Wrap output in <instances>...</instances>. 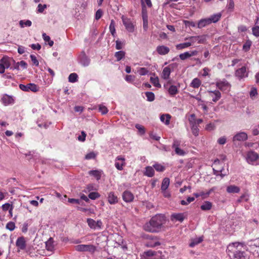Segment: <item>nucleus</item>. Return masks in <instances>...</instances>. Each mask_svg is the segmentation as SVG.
Returning a JSON list of instances; mask_svg holds the SVG:
<instances>
[{
  "mask_svg": "<svg viewBox=\"0 0 259 259\" xmlns=\"http://www.w3.org/2000/svg\"><path fill=\"white\" fill-rule=\"evenodd\" d=\"M109 30L111 32L112 35L113 36H115L116 34V30H115V23L113 20L111 21L110 26H109Z\"/></svg>",
  "mask_w": 259,
  "mask_h": 259,
  "instance_id": "nucleus-38",
  "label": "nucleus"
},
{
  "mask_svg": "<svg viewBox=\"0 0 259 259\" xmlns=\"http://www.w3.org/2000/svg\"><path fill=\"white\" fill-rule=\"evenodd\" d=\"M121 20L126 30L131 33L134 32L135 29V25L131 19L122 15Z\"/></svg>",
  "mask_w": 259,
  "mask_h": 259,
  "instance_id": "nucleus-6",
  "label": "nucleus"
},
{
  "mask_svg": "<svg viewBox=\"0 0 259 259\" xmlns=\"http://www.w3.org/2000/svg\"><path fill=\"white\" fill-rule=\"evenodd\" d=\"M203 241V238L202 237H200L199 238H196L193 240H192L191 243L189 244V246L191 247H193L195 245L201 243Z\"/></svg>",
  "mask_w": 259,
  "mask_h": 259,
  "instance_id": "nucleus-35",
  "label": "nucleus"
},
{
  "mask_svg": "<svg viewBox=\"0 0 259 259\" xmlns=\"http://www.w3.org/2000/svg\"><path fill=\"white\" fill-rule=\"evenodd\" d=\"M101 171L98 170H90L89 172V174L90 175L94 176L97 180H99L101 179Z\"/></svg>",
  "mask_w": 259,
  "mask_h": 259,
  "instance_id": "nucleus-30",
  "label": "nucleus"
},
{
  "mask_svg": "<svg viewBox=\"0 0 259 259\" xmlns=\"http://www.w3.org/2000/svg\"><path fill=\"white\" fill-rule=\"evenodd\" d=\"M89 226L92 229H101L102 227L103 224L101 220H98L96 222L92 219H88L87 221Z\"/></svg>",
  "mask_w": 259,
  "mask_h": 259,
  "instance_id": "nucleus-10",
  "label": "nucleus"
},
{
  "mask_svg": "<svg viewBox=\"0 0 259 259\" xmlns=\"http://www.w3.org/2000/svg\"><path fill=\"white\" fill-rule=\"evenodd\" d=\"M258 158V155L253 151H248L246 155V160L249 163L253 164Z\"/></svg>",
  "mask_w": 259,
  "mask_h": 259,
  "instance_id": "nucleus-14",
  "label": "nucleus"
},
{
  "mask_svg": "<svg viewBox=\"0 0 259 259\" xmlns=\"http://www.w3.org/2000/svg\"><path fill=\"white\" fill-rule=\"evenodd\" d=\"M75 249L78 251H88L93 253L96 250V247L92 244H80L75 246Z\"/></svg>",
  "mask_w": 259,
  "mask_h": 259,
  "instance_id": "nucleus-8",
  "label": "nucleus"
},
{
  "mask_svg": "<svg viewBox=\"0 0 259 259\" xmlns=\"http://www.w3.org/2000/svg\"><path fill=\"white\" fill-rule=\"evenodd\" d=\"M161 244V243L159 241L157 237L150 238L147 242L146 246L148 247H155L157 246H159Z\"/></svg>",
  "mask_w": 259,
  "mask_h": 259,
  "instance_id": "nucleus-18",
  "label": "nucleus"
},
{
  "mask_svg": "<svg viewBox=\"0 0 259 259\" xmlns=\"http://www.w3.org/2000/svg\"><path fill=\"white\" fill-rule=\"evenodd\" d=\"M138 72L140 75H145L148 73V70L146 68L142 67L138 70Z\"/></svg>",
  "mask_w": 259,
  "mask_h": 259,
  "instance_id": "nucleus-53",
  "label": "nucleus"
},
{
  "mask_svg": "<svg viewBox=\"0 0 259 259\" xmlns=\"http://www.w3.org/2000/svg\"><path fill=\"white\" fill-rule=\"evenodd\" d=\"M125 52L122 51L117 52L115 54V56L117 59V61H119L125 56Z\"/></svg>",
  "mask_w": 259,
  "mask_h": 259,
  "instance_id": "nucleus-42",
  "label": "nucleus"
},
{
  "mask_svg": "<svg viewBox=\"0 0 259 259\" xmlns=\"http://www.w3.org/2000/svg\"><path fill=\"white\" fill-rule=\"evenodd\" d=\"M19 88L21 90L25 92H36L38 91V86L34 83H28L26 85L20 84H19Z\"/></svg>",
  "mask_w": 259,
  "mask_h": 259,
  "instance_id": "nucleus-9",
  "label": "nucleus"
},
{
  "mask_svg": "<svg viewBox=\"0 0 259 259\" xmlns=\"http://www.w3.org/2000/svg\"><path fill=\"white\" fill-rule=\"evenodd\" d=\"M144 175L149 177H152L154 175V170L151 166H147L145 168Z\"/></svg>",
  "mask_w": 259,
  "mask_h": 259,
  "instance_id": "nucleus-29",
  "label": "nucleus"
},
{
  "mask_svg": "<svg viewBox=\"0 0 259 259\" xmlns=\"http://www.w3.org/2000/svg\"><path fill=\"white\" fill-rule=\"evenodd\" d=\"M99 197L100 195L97 192H91L89 194V197L92 200H95Z\"/></svg>",
  "mask_w": 259,
  "mask_h": 259,
  "instance_id": "nucleus-54",
  "label": "nucleus"
},
{
  "mask_svg": "<svg viewBox=\"0 0 259 259\" xmlns=\"http://www.w3.org/2000/svg\"><path fill=\"white\" fill-rule=\"evenodd\" d=\"M250 46H251V42L250 41H247L243 45V49L245 52H246L250 49Z\"/></svg>",
  "mask_w": 259,
  "mask_h": 259,
  "instance_id": "nucleus-60",
  "label": "nucleus"
},
{
  "mask_svg": "<svg viewBox=\"0 0 259 259\" xmlns=\"http://www.w3.org/2000/svg\"><path fill=\"white\" fill-rule=\"evenodd\" d=\"M16 246L17 247L18 251L21 250H24L26 247V243L24 237H18L16 242Z\"/></svg>",
  "mask_w": 259,
  "mask_h": 259,
  "instance_id": "nucleus-15",
  "label": "nucleus"
},
{
  "mask_svg": "<svg viewBox=\"0 0 259 259\" xmlns=\"http://www.w3.org/2000/svg\"><path fill=\"white\" fill-rule=\"evenodd\" d=\"M30 57L31 58V60L33 63V64L34 65L36 66H38L39 65L38 61L37 60L36 57L35 56L33 55H31L30 56Z\"/></svg>",
  "mask_w": 259,
  "mask_h": 259,
  "instance_id": "nucleus-58",
  "label": "nucleus"
},
{
  "mask_svg": "<svg viewBox=\"0 0 259 259\" xmlns=\"http://www.w3.org/2000/svg\"><path fill=\"white\" fill-rule=\"evenodd\" d=\"M216 86L222 91H228L231 87L229 83L225 79L217 81Z\"/></svg>",
  "mask_w": 259,
  "mask_h": 259,
  "instance_id": "nucleus-11",
  "label": "nucleus"
},
{
  "mask_svg": "<svg viewBox=\"0 0 259 259\" xmlns=\"http://www.w3.org/2000/svg\"><path fill=\"white\" fill-rule=\"evenodd\" d=\"M32 24V22L30 20H20L19 21V25L21 28L24 27H30Z\"/></svg>",
  "mask_w": 259,
  "mask_h": 259,
  "instance_id": "nucleus-39",
  "label": "nucleus"
},
{
  "mask_svg": "<svg viewBox=\"0 0 259 259\" xmlns=\"http://www.w3.org/2000/svg\"><path fill=\"white\" fill-rule=\"evenodd\" d=\"M165 218L163 214H156L144 226V229L149 232L156 233L161 231L163 225L165 223Z\"/></svg>",
  "mask_w": 259,
  "mask_h": 259,
  "instance_id": "nucleus-2",
  "label": "nucleus"
},
{
  "mask_svg": "<svg viewBox=\"0 0 259 259\" xmlns=\"http://www.w3.org/2000/svg\"><path fill=\"white\" fill-rule=\"evenodd\" d=\"M47 6L46 5H41L39 4L37 6V12L41 13L47 8Z\"/></svg>",
  "mask_w": 259,
  "mask_h": 259,
  "instance_id": "nucleus-56",
  "label": "nucleus"
},
{
  "mask_svg": "<svg viewBox=\"0 0 259 259\" xmlns=\"http://www.w3.org/2000/svg\"><path fill=\"white\" fill-rule=\"evenodd\" d=\"M235 75L239 79L247 77L248 73L246 71V68L243 66L237 69L235 72Z\"/></svg>",
  "mask_w": 259,
  "mask_h": 259,
  "instance_id": "nucleus-17",
  "label": "nucleus"
},
{
  "mask_svg": "<svg viewBox=\"0 0 259 259\" xmlns=\"http://www.w3.org/2000/svg\"><path fill=\"white\" fill-rule=\"evenodd\" d=\"M145 95L147 97V100L148 101L152 102L155 99V95L153 93L148 92L145 93Z\"/></svg>",
  "mask_w": 259,
  "mask_h": 259,
  "instance_id": "nucleus-46",
  "label": "nucleus"
},
{
  "mask_svg": "<svg viewBox=\"0 0 259 259\" xmlns=\"http://www.w3.org/2000/svg\"><path fill=\"white\" fill-rule=\"evenodd\" d=\"M240 190V188L235 185H230L227 188V192L229 193H238Z\"/></svg>",
  "mask_w": 259,
  "mask_h": 259,
  "instance_id": "nucleus-25",
  "label": "nucleus"
},
{
  "mask_svg": "<svg viewBox=\"0 0 259 259\" xmlns=\"http://www.w3.org/2000/svg\"><path fill=\"white\" fill-rule=\"evenodd\" d=\"M123 200L126 202H131L133 201L134 196L133 194L128 190H126L122 195Z\"/></svg>",
  "mask_w": 259,
  "mask_h": 259,
  "instance_id": "nucleus-19",
  "label": "nucleus"
},
{
  "mask_svg": "<svg viewBox=\"0 0 259 259\" xmlns=\"http://www.w3.org/2000/svg\"><path fill=\"white\" fill-rule=\"evenodd\" d=\"M169 185V179L167 178H165L164 179H163L162 182L161 187V191L166 190V189L168 188Z\"/></svg>",
  "mask_w": 259,
  "mask_h": 259,
  "instance_id": "nucleus-31",
  "label": "nucleus"
},
{
  "mask_svg": "<svg viewBox=\"0 0 259 259\" xmlns=\"http://www.w3.org/2000/svg\"><path fill=\"white\" fill-rule=\"evenodd\" d=\"M175 151L176 153L179 155L183 156L185 154V152L179 147H177Z\"/></svg>",
  "mask_w": 259,
  "mask_h": 259,
  "instance_id": "nucleus-63",
  "label": "nucleus"
},
{
  "mask_svg": "<svg viewBox=\"0 0 259 259\" xmlns=\"http://www.w3.org/2000/svg\"><path fill=\"white\" fill-rule=\"evenodd\" d=\"M210 24H211V21L209 18H207L200 20L198 22L197 26L198 28H201Z\"/></svg>",
  "mask_w": 259,
  "mask_h": 259,
  "instance_id": "nucleus-24",
  "label": "nucleus"
},
{
  "mask_svg": "<svg viewBox=\"0 0 259 259\" xmlns=\"http://www.w3.org/2000/svg\"><path fill=\"white\" fill-rule=\"evenodd\" d=\"M78 76L75 73H71L68 77V80L70 82H75L77 80Z\"/></svg>",
  "mask_w": 259,
  "mask_h": 259,
  "instance_id": "nucleus-44",
  "label": "nucleus"
},
{
  "mask_svg": "<svg viewBox=\"0 0 259 259\" xmlns=\"http://www.w3.org/2000/svg\"><path fill=\"white\" fill-rule=\"evenodd\" d=\"M184 219V213H173L171 215V220L172 221H178L180 222H182Z\"/></svg>",
  "mask_w": 259,
  "mask_h": 259,
  "instance_id": "nucleus-23",
  "label": "nucleus"
},
{
  "mask_svg": "<svg viewBox=\"0 0 259 259\" xmlns=\"http://www.w3.org/2000/svg\"><path fill=\"white\" fill-rule=\"evenodd\" d=\"M249 95L252 100L255 99L257 95V91L256 89L255 88H252L250 91Z\"/></svg>",
  "mask_w": 259,
  "mask_h": 259,
  "instance_id": "nucleus-45",
  "label": "nucleus"
},
{
  "mask_svg": "<svg viewBox=\"0 0 259 259\" xmlns=\"http://www.w3.org/2000/svg\"><path fill=\"white\" fill-rule=\"evenodd\" d=\"M13 206V205L10 204L9 203H6L2 206V208L4 211H7L8 210H9Z\"/></svg>",
  "mask_w": 259,
  "mask_h": 259,
  "instance_id": "nucleus-59",
  "label": "nucleus"
},
{
  "mask_svg": "<svg viewBox=\"0 0 259 259\" xmlns=\"http://www.w3.org/2000/svg\"><path fill=\"white\" fill-rule=\"evenodd\" d=\"M179 57L182 60H185L190 58V56L189 52H186L184 53L181 54L179 55Z\"/></svg>",
  "mask_w": 259,
  "mask_h": 259,
  "instance_id": "nucleus-51",
  "label": "nucleus"
},
{
  "mask_svg": "<svg viewBox=\"0 0 259 259\" xmlns=\"http://www.w3.org/2000/svg\"><path fill=\"white\" fill-rule=\"evenodd\" d=\"M228 3L227 5V8L228 11L230 12H232L234 11V3L233 0H228Z\"/></svg>",
  "mask_w": 259,
  "mask_h": 259,
  "instance_id": "nucleus-41",
  "label": "nucleus"
},
{
  "mask_svg": "<svg viewBox=\"0 0 259 259\" xmlns=\"http://www.w3.org/2000/svg\"><path fill=\"white\" fill-rule=\"evenodd\" d=\"M171 80H168L163 85L164 88L167 90L169 95L172 97H174L179 93V88L180 85L176 86L175 85L170 84Z\"/></svg>",
  "mask_w": 259,
  "mask_h": 259,
  "instance_id": "nucleus-5",
  "label": "nucleus"
},
{
  "mask_svg": "<svg viewBox=\"0 0 259 259\" xmlns=\"http://www.w3.org/2000/svg\"><path fill=\"white\" fill-rule=\"evenodd\" d=\"M143 28L144 30L146 31L148 29V17L146 15L143 16Z\"/></svg>",
  "mask_w": 259,
  "mask_h": 259,
  "instance_id": "nucleus-48",
  "label": "nucleus"
},
{
  "mask_svg": "<svg viewBox=\"0 0 259 259\" xmlns=\"http://www.w3.org/2000/svg\"><path fill=\"white\" fill-rule=\"evenodd\" d=\"M80 62L84 66H87L89 65L90 60L85 54H83L80 59Z\"/></svg>",
  "mask_w": 259,
  "mask_h": 259,
  "instance_id": "nucleus-32",
  "label": "nucleus"
},
{
  "mask_svg": "<svg viewBox=\"0 0 259 259\" xmlns=\"http://www.w3.org/2000/svg\"><path fill=\"white\" fill-rule=\"evenodd\" d=\"M150 80L154 87L158 88H160L161 87V85L159 83V78L157 76L155 77H151Z\"/></svg>",
  "mask_w": 259,
  "mask_h": 259,
  "instance_id": "nucleus-34",
  "label": "nucleus"
},
{
  "mask_svg": "<svg viewBox=\"0 0 259 259\" xmlns=\"http://www.w3.org/2000/svg\"><path fill=\"white\" fill-rule=\"evenodd\" d=\"M153 167L157 171H163L165 170V167L161 164L156 163L153 165Z\"/></svg>",
  "mask_w": 259,
  "mask_h": 259,
  "instance_id": "nucleus-43",
  "label": "nucleus"
},
{
  "mask_svg": "<svg viewBox=\"0 0 259 259\" xmlns=\"http://www.w3.org/2000/svg\"><path fill=\"white\" fill-rule=\"evenodd\" d=\"M170 118L171 115L169 114H162L160 117L161 121L164 123L166 125L169 124Z\"/></svg>",
  "mask_w": 259,
  "mask_h": 259,
  "instance_id": "nucleus-27",
  "label": "nucleus"
},
{
  "mask_svg": "<svg viewBox=\"0 0 259 259\" xmlns=\"http://www.w3.org/2000/svg\"><path fill=\"white\" fill-rule=\"evenodd\" d=\"M103 15V11L101 9H99L96 13L95 15V19L96 20H99L101 18Z\"/></svg>",
  "mask_w": 259,
  "mask_h": 259,
  "instance_id": "nucleus-62",
  "label": "nucleus"
},
{
  "mask_svg": "<svg viewBox=\"0 0 259 259\" xmlns=\"http://www.w3.org/2000/svg\"><path fill=\"white\" fill-rule=\"evenodd\" d=\"M135 127H136V128H137L139 132L141 134H144L145 133V129L143 126H142L139 124H137L136 125Z\"/></svg>",
  "mask_w": 259,
  "mask_h": 259,
  "instance_id": "nucleus-64",
  "label": "nucleus"
},
{
  "mask_svg": "<svg viewBox=\"0 0 259 259\" xmlns=\"http://www.w3.org/2000/svg\"><path fill=\"white\" fill-rule=\"evenodd\" d=\"M143 256L145 259H165V256L162 254V252L160 250L155 251L149 250L144 251Z\"/></svg>",
  "mask_w": 259,
  "mask_h": 259,
  "instance_id": "nucleus-3",
  "label": "nucleus"
},
{
  "mask_svg": "<svg viewBox=\"0 0 259 259\" xmlns=\"http://www.w3.org/2000/svg\"><path fill=\"white\" fill-rule=\"evenodd\" d=\"M195 200V198L194 197H189L187 200L185 201V200H181V204L182 205H188V204H189L190 203L193 202V201H194Z\"/></svg>",
  "mask_w": 259,
  "mask_h": 259,
  "instance_id": "nucleus-47",
  "label": "nucleus"
},
{
  "mask_svg": "<svg viewBox=\"0 0 259 259\" xmlns=\"http://www.w3.org/2000/svg\"><path fill=\"white\" fill-rule=\"evenodd\" d=\"M206 36L205 35H197V36H192L186 38L185 40H189V43H191V46L194 44L196 42L198 44H205L206 40Z\"/></svg>",
  "mask_w": 259,
  "mask_h": 259,
  "instance_id": "nucleus-7",
  "label": "nucleus"
},
{
  "mask_svg": "<svg viewBox=\"0 0 259 259\" xmlns=\"http://www.w3.org/2000/svg\"><path fill=\"white\" fill-rule=\"evenodd\" d=\"M156 51L161 55L167 54L169 52V49L164 46H159L156 48Z\"/></svg>",
  "mask_w": 259,
  "mask_h": 259,
  "instance_id": "nucleus-22",
  "label": "nucleus"
},
{
  "mask_svg": "<svg viewBox=\"0 0 259 259\" xmlns=\"http://www.w3.org/2000/svg\"><path fill=\"white\" fill-rule=\"evenodd\" d=\"M2 103L5 105H8L14 103V99L10 96H5L2 99Z\"/></svg>",
  "mask_w": 259,
  "mask_h": 259,
  "instance_id": "nucleus-26",
  "label": "nucleus"
},
{
  "mask_svg": "<svg viewBox=\"0 0 259 259\" xmlns=\"http://www.w3.org/2000/svg\"><path fill=\"white\" fill-rule=\"evenodd\" d=\"M200 207L202 210H209L212 207V203L209 201H205Z\"/></svg>",
  "mask_w": 259,
  "mask_h": 259,
  "instance_id": "nucleus-37",
  "label": "nucleus"
},
{
  "mask_svg": "<svg viewBox=\"0 0 259 259\" xmlns=\"http://www.w3.org/2000/svg\"><path fill=\"white\" fill-rule=\"evenodd\" d=\"M208 96L211 98L212 99V101L215 103L219 100L221 98V93L218 90L208 91Z\"/></svg>",
  "mask_w": 259,
  "mask_h": 259,
  "instance_id": "nucleus-16",
  "label": "nucleus"
},
{
  "mask_svg": "<svg viewBox=\"0 0 259 259\" xmlns=\"http://www.w3.org/2000/svg\"><path fill=\"white\" fill-rule=\"evenodd\" d=\"M107 198L108 202L111 204H116L118 201L117 196L113 192H110L108 193Z\"/></svg>",
  "mask_w": 259,
  "mask_h": 259,
  "instance_id": "nucleus-21",
  "label": "nucleus"
},
{
  "mask_svg": "<svg viewBox=\"0 0 259 259\" xmlns=\"http://www.w3.org/2000/svg\"><path fill=\"white\" fill-rule=\"evenodd\" d=\"M248 139L247 134L244 132H240L236 133L233 137V141L235 142H244Z\"/></svg>",
  "mask_w": 259,
  "mask_h": 259,
  "instance_id": "nucleus-12",
  "label": "nucleus"
},
{
  "mask_svg": "<svg viewBox=\"0 0 259 259\" xmlns=\"http://www.w3.org/2000/svg\"><path fill=\"white\" fill-rule=\"evenodd\" d=\"M191 46V43H189V42H186L184 43H181L178 44L176 46V48L177 50H183L185 48H187Z\"/></svg>",
  "mask_w": 259,
  "mask_h": 259,
  "instance_id": "nucleus-36",
  "label": "nucleus"
},
{
  "mask_svg": "<svg viewBox=\"0 0 259 259\" xmlns=\"http://www.w3.org/2000/svg\"><path fill=\"white\" fill-rule=\"evenodd\" d=\"M252 34L256 36H259V26H255L252 28Z\"/></svg>",
  "mask_w": 259,
  "mask_h": 259,
  "instance_id": "nucleus-57",
  "label": "nucleus"
},
{
  "mask_svg": "<svg viewBox=\"0 0 259 259\" xmlns=\"http://www.w3.org/2000/svg\"><path fill=\"white\" fill-rule=\"evenodd\" d=\"M172 64L169 65L168 66L164 67L162 71L161 77L164 79L167 80L169 78L171 73V66Z\"/></svg>",
  "mask_w": 259,
  "mask_h": 259,
  "instance_id": "nucleus-20",
  "label": "nucleus"
},
{
  "mask_svg": "<svg viewBox=\"0 0 259 259\" xmlns=\"http://www.w3.org/2000/svg\"><path fill=\"white\" fill-rule=\"evenodd\" d=\"M245 249L246 246L243 243L234 242L228 246L227 252L230 259H247Z\"/></svg>",
  "mask_w": 259,
  "mask_h": 259,
  "instance_id": "nucleus-1",
  "label": "nucleus"
},
{
  "mask_svg": "<svg viewBox=\"0 0 259 259\" xmlns=\"http://www.w3.org/2000/svg\"><path fill=\"white\" fill-rule=\"evenodd\" d=\"M215 125L213 123H209L206 125L205 129L207 131H211L215 128Z\"/></svg>",
  "mask_w": 259,
  "mask_h": 259,
  "instance_id": "nucleus-61",
  "label": "nucleus"
},
{
  "mask_svg": "<svg viewBox=\"0 0 259 259\" xmlns=\"http://www.w3.org/2000/svg\"><path fill=\"white\" fill-rule=\"evenodd\" d=\"M46 249L49 251H52L54 249V245L52 238L47 241L46 243Z\"/></svg>",
  "mask_w": 259,
  "mask_h": 259,
  "instance_id": "nucleus-40",
  "label": "nucleus"
},
{
  "mask_svg": "<svg viewBox=\"0 0 259 259\" xmlns=\"http://www.w3.org/2000/svg\"><path fill=\"white\" fill-rule=\"evenodd\" d=\"M6 229L12 231L15 228V224L13 222H9L6 225Z\"/></svg>",
  "mask_w": 259,
  "mask_h": 259,
  "instance_id": "nucleus-49",
  "label": "nucleus"
},
{
  "mask_svg": "<svg viewBox=\"0 0 259 259\" xmlns=\"http://www.w3.org/2000/svg\"><path fill=\"white\" fill-rule=\"evenodd\" d=\"M222 17V13H218L214 14L209 17V20L211 23H216L218 22Z\"/></svg>",
  "mask_w": 259,
  "mask_h": 259,
  "instance_id": "nucleus-28",
  "label": "nucleus"
},
{
  "mask_svg": "<svg viewBox=\"0 0 259 259\" xmlns=\"http://www.w3.org/2000/svg\"><path fill=\"white\" fill-rule=\"evenodd\" d=\"M99 111L101 112L103 114H106L108 111L107 108L102 104H101L99 106Z\"/></svg>",
  "mask_w": 259,
  "mask_h": 259,
  "instance_id": "nucleus-50",
  "label": "nucleus"
},
{
  "mask_svg": "<svg viewBox=\"0 0 259 259\" xmlns=\"http://www.w3.org/2000/svg\"><path fill=\"white\" fill-rule=\"evenodd\" d=\"M201 84V80L198 78L193 79L190 84V86L193 88H198Z\"/></svg>",
  "mask_w": 259,
  "mask_h": 259,
  "instance_id": "nucleus-33",
  "label": "nucleus"
},
{
  "mask_svg": "<svg viewBox=\"0 0 259 259\" xmlns=\"http://www.w3.org/2000/svg\"><path fill=\"white\" fill-rule=\"evenodd\" d=\"M125 159L122 156H118L115 160V166L119 170L123 169V167L125 165Z\"/></svg>",
  "mask_w": 259,
  "mask_h": 259,
  "instance_id": "nucleus-13",
  "label": "nucleus"
},
{
  "mask_svg": "<svg viewBox=\"0 0 259 259\" xmlns=\"http://www.w3.org/2000/svg\"><path fill=\"white\" fill-rule=\"evenodd\" d=\"M189 121L191 126L193 125H196V119L194 114H192L189 117Z\"/></svg>",
  "mask_w": 259,
  "mask_h": 259,
  "instance_id": "nucleus-55",
  "label": "nucleus"
},
{
  "mask_svg": "<svg viewBox=\"0 0 259 259\" xmlns=\"http://www.w3.org/2000/svg\"><path fill=\"white\" fill-rule=\"evenodd\" d=\"M12 63H15L13 59L8 57H4L0 60V73L5 72V69L9 68Z\"/></svg>",
  "mask_w": 259,
  "mask_h": 259,
  "instance_id": "nucleus-4",
  "label": "nucleus"
},
{
  "mask_svg": "<svg viewBox=\"0 0 259 259\" xmlns=\"http://www.w3.org/2000/svg\"><path fill=\"white\" fill-rule=\"evenodd\" d=\"M191 130L193 134L195 136H197L199 134V129L196 125L191 126Z\"/></svg>",
  "mask_w": 259,
  "mask_h": 259,
  "instance_id": "nucleus-52",
  "label": "nucleus"
}]
</instances>
